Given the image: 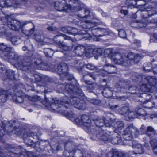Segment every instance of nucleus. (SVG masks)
Here are the masks:
<instances>
[{
  "label": "nucleus",
  "mask_w": 157,
  "mask_h": 157,
  "mask_svg": "<svg viewBox=\"0 0 157 157\" xmlns=\"http://www.w3.org/2000/svg\"><path fill=\"white\" fill-rule=\"evenodd\" d=\"M12 48L3 43H0V55L5 59H8L10 63L13 64L17 65L23 70H26L29 68L31 63L23 62L21 57L11 51Z\"/></svg>",
  "instance_id": "1"
},
{
  "label": "nucleus",
  "mask_w": 157,
  "mask_h": 157,
  "mask_svg": "<svg viewBox=\"0 0 157 157\" xmlns=\"http://www.w3.org/2000/svg\"><path fill=\"white\" fill-rule=\"evenodd\" d=\"M93 120L95 121L94 123L96 126L98 127L96 128L95 130H98V127H101L105 125V127L109 128L111 132H115L117 129V131L120 133L122 132L121 130H123L124 128V124L122 121H121L116 122L114 124V127L111 126V125L113 121V120L110 118H107L106 119H105L104 118L102 119L97 118L93 119Z\"/></svg>",
  "instance_id": "2"
},
{
  "label": "nucleus",
  "mask_w": 157,
  "mask_h": 157,
  "mask_svg": "<svg viewBox=\"0 0 157 157\" xmlns=\"http://www.w3.org/2000/svg\"><path fill=\"white\" fill-rule=\"evenodd\" d=\"M43 103L46 107H48L49 109H51L54 111L58 110L61 107L62 108L64 107L67 108L70 105L68 97L67 96L63 97L61 101L56 100L52 103L47 98H45Z\"/></svg>",
  "instance_id": "3"
},
{
  "label": "nucleus",
  "mask_w": 157,
  "mask_h": 157,
  "mask_svg": "<svg viewBox=\"0 0 157 157\" xmlns=\"http://www.w3.org/2000/svg\"><path fill=\"white\" fill-rule=\"evenodd\" d=\"M69 101L70 105L67 108L66 110H64L63 113L67 117L72 118L75 116L74 113H73L72 111L69 108H67L70 106L71 105H73L75 108H76L79 109L84 110L85 108V104L84 101L82 100H81L78 98L74 97L71 98L70 100L68 99Z\"/></svg>",
  "instance_id": "4"
},
{
  "label": "nucleus",
  "mask_w": 157,
  "mask_h": 157,
  "mask_svg": "<svg viewBox=\"0 0 157 157\" xmlns=\"http://www.w3.org/2000/svg\"><path fill=\"white\" fill-rule=\"evenodd\" d=\"M4 16L0 15V20L3 22L5 25L6 23L8 27L12 30L18 31L21 28L23 27L25 25L29 23L30 21H26L24 22H21L19 21L16 20H13L11 18H9L8 19L5 17L4 15L2 14Z\"/></svg>",
  "instance_id": "5"
},
{
  "label": "nucleus",
  "mask_w": 157,
  "mask_h": 157,
  "mask_svg": "<svg viewBox=\"0 0 157 157\" xmlns=\"http://www.w3.org/2000/svg\"><path fill=\"white\" fill-rule=\"evenodd\" d=\"M84 11L86 14L85 15L82 16L81 14L78 15V16L81 18L79 21L78 22V25L82 28L90 30L94 28L97 24L94 22L85 20L84 19L87 18L90 12V11L87 9H85Z\"/></svg>",
  "instance_id": "6"
},
{
  "label": "nucleus",
  "mask_w": 157,
  "mask_h": 157,
  "mask_svg": "<svg viewBox=\"0 0 157 157\" xmlns=\"http://www.w3.org/2000/svg\"><path fill=\"white\" fill-rule=\"evenodd\" d=\"M75 121L78 124L83 125L86 127L88 132H94V126L91 124V120L89 119L88 116L86 115H83L80 119L78 118H75Z\"/></svg>",
  "instance_id": "7"
},
{
  "label": "nucleus",
  "mask_w": 157,
  "mask_h": 157,
  "mask_svg": "<svg viewBox=\"0 0 157 157\" xmlns=\"http://www.w3.org/2000/svg\"><path fill=\"white\" fill-rule=\"evenodd\" d=\"M16 121H11L9 122L3 121L0 124V137L4 136L5 133L4 125H6V128L8 132H10L13 130V128H16L17 125Z\"/></svg>",
  "instance_id": "8"
},
{
  "label": "nucleus",
  "mask_w": 157,
  "mask_h": 157,
  "mask_svg": "<svg viewBox=\"0 0 157 157\" xmlns=\"http://www.w3.org/2000/svg\"><path fill=\"white\" fill-rule=\"evenodd\" d=\"M124 57L122 53L118 52H113L112 60L116 64L121 65L124 64L125 65H128L130 64V63L128 62L124 59Z\"/></svg>",
  "instance_id": "9"
},
{
  "label": "nucleus",
  "mask_w": 157,
  "mask_h": 157,
  "mask_svg": "<svg viewBox=\"0 0 157 157\" xmlns=\"http://www.w3.org/2000/svg\"><path fill=\"white\" fill-rule=\"evenodd\" d=\"M79 30L74 28H71V29H70L69 34L74 35H76L77 36H80L81 38L78 39V40L84 38H86V40L89 39V38L90 37V35L87 33L86 31L81 30L78 31Z\"/></svg>",
  "instance_id": "10"
},
{
  "label": "nucleus",
  "mask_w": 157,
  "mask_h": 157,
  "mask_svg": "<svg viewBox=\"0 0 157 157\" xmlns=\"http://www.w3.org/2000/svg\"><path fill=\"white\" fill-rule=\"evenodd\" d=\"M58 87V89L59 90H57V91L59 93L62 92L63 89H65L66 91L71 94L78 92L76 90V87L70 83L67 84L65 86L63 85H59Z\"/></svg>",
  "instance_id": "11"
},
{
  "label": "nucleus",
  "mask_w": 157,
  "mask_h": 157,
  "mask_svg": "<svg viewBox=\"0 0 157 157\" xmlns=\"http://www.w3.org/2000/svg\"><path fill=\"white\" fill-rule=\"evenodd\" d=\"M66 1L64 0L57 1L55 2V8L57 10L67 12L68 9H70L71 6L68 5H66Z\"/></svg>",
  "instance_id": "12"
},
{
  "label": "nucleus",
  "mask_w": 157,
  "mask_h": 157,
  "mask_svg": "<svg viewBox=\"0 0 157 157\" xmlns=\"http://www.w3.org/2000/svg\"><path fill=\"white\" fill-rule=\"evenodd\" d=\"M97 132L96 137L98 139L104 141H109V133L110 134L111 132L109 128L106 131L102 130L100 129Z\"/></svg>",
  "instance_id": "13"
},
{
  "label": "nucleus",
  "mask_w": 157,
  "mask_h": 157,
  "mask_svg": "<svg viewBox=\"0 0 157 157\" xmlns=\"http://www.w3.org/2000/svg\"><path fill=\"white\" fill-rule=\"evenodd\" d=\"M132 147L135 149L134 151H129V153L131 155L133 154H142L144 152L143 146L139 143H133Z\"/></svg>",
  "instance_id": "14"
},
{
  "label": "nucleus",
  "mask_w": 157,
  "mask_h": 157,
  "mask_svg": "<svg viewBox=\"0 0 157 157\" xmlns=\"http://www.w3.org/2000/svg\"><path fill=\"white\" fill-rule=\"evenodd\" d=\"M89 75L90 77L92 78L95 80L96 79V76L93 73H87V74H86L85 75H83L82 78V81L84 82L86 84H88L89 85L87 87L88 88H89L91 90H92L94 89L93 87V84L91 82L89 81L86 80L85 79L87 78V76Z\"/></svg>",
  "instance_id": "15"
},
{
  "label": "nucleus",
  "mask_w": 157,
  "mask_h": 157,
  "mask_svg": "<svg viewBox=\"0 0 157 157\" xmlns=\"http://www.w3.org/2000/svg\"><path fill=\"white\" fill-rule=\"evenodd\" d=\"M145 134L151 139V140L152 139H155V138H157V132L151 126H149L147 127Z\"/></svg>",
  "instance_id": "16"
},
{
  "label": "nucleus",
  "mask_w": 157,
  "mask_h": 157,
  "mask_svg": "<svg viewBox=\"0 0 157 157\" xmlns=\"http://www.w3.org/2000/svg\"><path fill=\"white\" fill-rule=\"evenodd\" d=\"M56 71L60 74H65L66 76L67 74L68 67L65 63H63L59 65Z\"/></svg>",
  "instance_id": "17"
},
{
  "label": "nucleus",
  "mask_w": 157,
  "mask_h": 157,
  "mask_svg": "<svg viewBox=\"0 0 157 157\" xmlns=\"http://www.w3.org/2000/svg\"><path fill=\"white\" fill-rule=\"evenodd\" d=\"M113 135H114L113 137L110 135H109V141L111 142L113 144H120L121 141L120 136L116 132H114Z\"/></svg>",
  "instance_id": "18"
},
{
  "label": "nucleus",
  "mask_w": 157,
  "mask_h": 157,
  "mask_svg": "<svg viewBox=\"0 0 157 157\" xmlns=\"http://www.w3.org/2000/svg\"><path fill=\"white\" fill-rule=\"evenodd\" d=\"M104 71L109 74H113L117 71V68L113 65L109 64H106L104 66Z\"/></svg>",
  "instance_id": "19"
},
{
  "label": "nucleus",
  "mask_w": 157,
  "mask_h": 157,
  "mask_svg": "<svg viewBox=\"0 0 157 157\" xmlns=\"http://www.w3.org/2000/svg\"><path fill=\"white\" fill-rule=\"evenodd\" d=\"M8 96L7 91L0 90V105H2L6 101Z\"/></svg>",
  "instance_id": "20"
},
{
  "label": "nucleus",
  "mask_w": 157,
  "mask_h": 157,
  "mask_svg": "<svg viewBox=\"0 0 157 157\" xmlns=\"http://www.w3.org/2000/svg\"><path fill=\"white\" fill-rule=\"evenodd\" d=\"M126 116L125 119L127 121H132V119L137 117L136 111H133L129 110Z\"/></svg>",
  "instance_id": "21"
},
{
  "label": "nucleus",
  "mask_w": 157,
  "mask_h": 157,
  "mask_svg": "<svg viewBox=\"0 0 157 157\" xmlns=\"http://www.w3.org/2000/svg\"><path fill=\"white\" fill-rule=\"evenodd\" d=\"M59 36L56 35L53 38L54 41L56 43H58L62 47V48L65 51H69L71 49V47L67 46V45H64L63 44V43L60 41L59 40H57L56 39L57 37H59Z\"/></svg>",
  "instance_id": "22"
},
{
  "label": "nucleus",
  "mask_w": 157,
  "mask_h": 157,
  "mask_svg": "<svg viewBox=\"0 0 157 157\" xmlns=\"http://www.w3.org/2000/svg\"><path fill=\"white\" fill-rule=\"evenodd\" d=\"M123 138L126 140H130L132 139V134L125 130L120 133Z\"/></svg>",
  "instance_id": "23"
},
{
  "label": "nucleus",
  "mask_w": 157,
  "mask_h": 157,
  "mask_svg": "<svg viewBox=\"0 0 157 157\" xmlns=\"http://www.w3.org/2000/svg\"><path fill=\"white\" fill-rule=\"evenodd\" d=\"M75 49L76 50L75 53L77 54L80 56L82 55L84 53L86 52L85 47L82 46L76 47Z\"/></svg>",
  "instance_id": "24"
},
{
  "label": "nucleus",
  "mask_w": 157,
  "mask_h": 157,
  "mask_svg": "<svg viewBox=\"0 0 157 157\" xmlns=\"http://www.w3.org/2000/svg\"><path fill=\"white\" fill-rule=\"evenodd\" d=\"M150 143L154 153L157 155V140L152 139L150 140Z\"/></svg>",
  "instance_id": "25"
},
{
  "label": "nucleus",
  "mask_w": 157,
  "mask_h": 157,
  "mask_svg": "<svg viewBox=\"0 0 157 157\" xmlns=\"http://www.w3.org/2000/svg\"><path fill=\"white\" fill-rule=\"evenodd\" d=\"M129 110L128 107L127 106H125L119 109L118 112L120 114L123 115L125 117L126 115Z\"/></svg>",
  "instance_id": "26"
},
{
  "label": "nucleus",
  "mask_w": 157,
  "mask_h": 157,
  "mask_svg": "<svg viewBox=\"0 0 157 157\" xmlns=\"http://www.w3.org/2000/svg\"><path fill=\"white\" fill-rule=\"evenodd\" d=\"M145 79L151 85H155L157 81V79L155 77H151L148 76L145 77Z\"/></svg>",
  "instance_id": "27"
},
{
  "label": "nucleus",
  "mask_w": 157,
  "mask_h": 157,
  "mask_svg": "<svg viewBox=\"0 0 157 157\" xmlns=\"http://www.w3.org/2000/svg\"><path fill=\"white\" fill-rule=\"evenodd\" d=\"M34 38L36 41L41 43V44L43 45L44 44V36L42 34H35Z\"/></svg>",
  "instance_id": "28"
},
{
  "label": "nucleus",
  "mask_w": 157,
  "mask_h": 157,
  "mask_svg": "<svg viewBox=\"0 0 157 157\" xmlns=\"http://www.w3.org/2000/svg\"><path fill=\"white\" fill-rule=\"evenodd\" d=\"M11 2H13V0H2V1L0 2V7L11 6Z\"/></svg>",
  "instance_id": "29"
},
{
  "label": "nucleus",
  "mask_w": 157,
  "mask_h": 157,
  "mask_svg": "<svg viewBox=\"0 0 157 157\" xmlns=\"http://www.w3.org/2000/svg\"><path fill=\"white\" fill-rule=\"evenodd\" d=\"M97 32L98 33L102 34L98 35V37H100L109 35V30L108 29H99V30H98Z\"/></svg>",
  "instance_id": "30"
},
{
  "label": "nucleus",
  "mask_w": 157,
  "mask_h": 157,
  "mask_svg": "<svg viewBox=\"0 0 157 157\" xmlns=\"http://www.w3.org/2000/svg\"><path fill=\"white\" fill-rule=\"evenodd\" d=\"M125 130H126V131H128L132 134L133 132H136L137 129L132 124H128L127 128Z\"/></svg>",
  "instance_id": "31"
},
{
  "label": "nucleus",
  "mask_w": 157,
  "mask_h": 157,
  "mask_svg": "<svg viewBox=\"0 0 157 157\" xmlns=\"http://www.w3.org/2000/svg\"><path fill=\"white\" fill-rule=\"evenodd\" d=\"M102 94L106 98H109L112 95V91L109 88H106L102 91Z\"/></svg>",
  "instance_id": "32"
},
{
  "label": "nucleus",
  "mask_w": 157,
  "mask_h": 157,
  "mask_svg": "<svg viewBox=\"0 0 157 157\" xmlns=\"http://www.w3.org/2000/svg\"><path fill=\"white\" fill-rule=\"evenodd\" d=\"M137 117L140 116H145L147 115L146 112L142 108H139L136 110Z\"/></svg>",
  "instance_id": "33"
},
{
  "label": "nucleus",
  "mask_w": 157,
  "mask_h": 157,
  "mask_svg": "<svg viewBox=\"0 0 157 157\" xmlns=\"http://www.w3.org/2000/svg\"><path fill=\"white\" fill-rule=\"evenodd\" d=\"M6 74L8 76V78L11 80H13L14 78V72L12 71L7 70L6 71Z\"/></svg>",
  "instance_id": "34"
},
{
  "label": "nucleus",
  "mask_w": 157,
  "mask_h": 157,
  "mask_svg": "<svg viewBox=\"0 0 157 157\" xmlns=\"http://www.w3.org/2000/svg\"><path fill=\"white\" fill-rule=\"evenodd\" d=\"M14 102L17 103H21L23 102L24 101L23 98L21 96H14L13 98Z\"/></svg>",
  "instance_id": "35"
},
{
  "label": "nucleus",
  "mask_w": 157,
  "mask_h": 157,
  "mask_svg": "<svg viewBox=\"0 0 157 157\" xmlns=\"http://www.w3.org/2000/svg\"><path fill=\"white\" fill-rule=\"evenodd\" d=\"M139 94H142V92H146L149 91V89L145 84L142 85L140 88V89H139Z\"/></svg>",
  "instance_id": "36"
},
{
  "label": "nucleus",
  "mask_w": 157,
  "mask_h": 157,
  "mask_svg": "<svg viewBox=\"0 0 157 157\" xmlns=\"http://www.w3.org/2000/svg\"><path fill=\"white\" fill-rule=\"evenodd\" d=\"M129 93L132 94H139V88L137 89L136 87L135 86H132L130 87L128 89Z\"/></svg>",
  "instance_id": "37"
},
{
  "label": "nucleus",
  "mask_w": 157,
  "mask_h": 157,
  "mask_svg": "<svg viewBox=\"0 0 157 157\" xmlns=\"http://www.w3.org/2000/svg\"><path fill=\"white\" fill-rule=\"evenodd\" d=\"M34 63L37 65H39L40 67H42V70H47L48 68V65H45L44 64L41 63V61L40 60H38V62L37 61L34 62Z\"/></svg>",
  "instance_id": "38"
},
{
  "label": "nucleus",
  "mask_w": 157,
  "mask_h": 157,
  "mask_svg": "<svg viewBox=\"0 0 157 157\" xmlns=\"http://www.w3.org/2000/svg\"><path fill=\"white\" fill-rule=\"evenodd\" d=\"M20 41V37L16 36L12 37L11 39V41L13 45L17 44L19 43Z\"/></svg>",
  "instance_id": "39"
},
{
  "label": "nucleus",
  "mask_w": 157,
  "mask_h": 157,
  "mask_svg": "<svg viewBox=\"0 0 157 157\" xmlns=\"http://www.w3.org/2000/svg\"><path fill=\"white\" fill-rule=\"evenodd\" d=\"M126 154H128L129 157H132L131 156L130 154L129 153V151L128 153H127L125 154L122 152L119 151H116L115 152V155L117 157H125Z\"/></svg>",
  "instance_id": "40"
},
{
  "label": "nucleus",
  "mask_w": 157,
  "mask_h": 157,
  "mask_svg": "<svg viewBox=\"0 0 157 157\" xmlns=\"http://www.w3.org/2000/svg\"><path fill=\"white\" fill-rule=\"evenodd\" d=\"M146 129L147 128L144 125H141L139 130H137L136 132L141 134H145Z\"/></svg>",
  "instance_id": "41"
},
{
  "label": "nucleus",
  "mask_w": 157,
  "mask_h": 157,
  "mask_svg": "<svg viewBox=\"0 0 157 157\" xmlns=\"http://www.w3.org/2000/svg\"><path fill=\"white\" fill-rule=\"evenodd\" d=\"M147 103L146 107L149 109H152L155 106V103L152 101H150L149 100H147L144 101V103Z\"/></svg>",
  "instance_id": "42"
},
{
  "label": "nucleus",
  "mask_w": 157,
  "mask_h": 157,
  "mask_svg": "<svg viewBox=\"0 0 157 157\" xmlns=\"http://www.w3.org/2000/svg\"><path fill=\"white\" fill-rule=\"evenodd\" d=\"M105 54L108 56L111 57L113 59V54L112 50L111 49H106L104 51Z\"/></svg>",
  "instance_id": "43"
},
{
  "label": "nucleus",
  "mask_w": 157,
  "mask_h": 157,
  "mask_svg": "<svg viewBox=\"0 0 157 157\" xmlns=\"http://www.w3.org/2000/svg\"><path fill=\"white\" fill-rule=\"evenodd\" d=\"M135 54L132 52H130L128 53L127 56V58L128 59V61H128V62H129L130 63L129 61H131V62L132 61L134 57H135Z\"/></svg>",
  "instance_id": "44"
},
{
  "label": "nucleus",
  "mask_w": 157,
  "mask_h": 157,
  "mask_svg": "<svg viewBox=\"0 0 157 157\" xmlns=\"http://www.w3.org/2000/svg\"><path fill=\"white\" fill-rule=\"evenodd\" d=\"M118 35L119 36L122 38H124L126 37V33L124 30L121 29L118 30Z\"/></svg>",
  "instance_id": "45"
},
{
  "label": "nucleus",
  "mask_w": 157,
  "mask_h": 157,
  "mask_svg": "<svg viewBox=\"0 0 157 157\" xmlns=\"http://www.w3.org/2000/svg\"><path fill=\"white\" fill-rule=\"evenodd\" d=\"M89 101L94 105H98L101 103V101L97 99H91L89 100Z\"/></svg>",
  "instance_id": "46"
},
{
  "label": "nucleus",
  "mask_w": 157,
  "mask_h": 157,
  "mask_svg": "<svg viewBox=\"0 0 157 157\" xmlns=\"http://www.w3.org/2000/svg\"><path fill=\"white\" fill-rule=\"evenodd\" d=\"M141 59V56L138 54H136L135 55V57L133 59L132 62L134 63H136L139 62Z\"/></svg>",
  "instance_id": "47"
},
{
  "label": "nucleus",
  "mask_w": 157,
  "mask_h": 157,
  "mask_svg": "<svg viewBox=\"0 0 157 157\" xmlns=\"http://www.w3.org/2000/svg\"><path fill=\"white\" fill-rule=\"evenodd\" d=\"M86 67L90 70H94L96 68V67L92 63H88L86 65Z\"/></svg>",
  "instance_id": "48"
},
{
  "label": "nucleus",
  "mask_w": 157,
  "mask_h": 157,
  "mask_svg": "<svg viewBox=\"0 0 157 157\" xmlns=\"http://www.w3.org/2000/svg\"><path fill=\"white\" fill-rule=\"evenodd\" d=\"M51 51L48 48H45L44 50V53L45 54L46 56L48 57H50L51 56L50 54Z\"/></svg>",
  "instance_id": "49"
},
{
  "label": "nucleus",
  "mask_w": 157,
  "mask_h": 157,
  "mask_svg": "<svg viewBox=\"0 0 157 157\" xmlns=\"http://www.w3.org/2000/svg\"><path fill=\"white\" fill-rule=\"evenodd\" d=\"M98 30H99V29L97 28L91 30L92 34L95 36L96 37H98V35H97V34H99L98 33L97 31Z\"/></svg>",
  "instance_id": "50"
},
{
  "label": "nucleus",
  "mask_w": 157,
  "mask_h": 157,
  "mask_svg": "<svg viewBox=\"0 0 157 157\" xmlns=\"http://www.w3.org/2000/svg\"><path fill=\"white\" fill-rule=\"evenodd\" d=\"M70 29H71V28L70 27H63L61 29L62 31L64 33L69 34Z\"/></svg>",
  "instance_id": "51"
},
{
  "label": "nucleus",
  "mask_w": 157,
  "mask_h": 157,
  "mask_svg": "<svg viewBox=\"0 0 157 157\" xmlns=\"http://www.w3.org/2000/svg\"><path fill=\"white\" fill-rule=\"evenodd\" d=\"M47 29L48 31L56 32L58 31V29L56 27H52V26H50L47 27Z\"/></svg>",
  "instance_id": "52"
},
{
  "label": "nucleus",
  "mask_w": 157,
  "mask_h": 157,
  "mask_svg": "<svg viewBox=\"0 0 157 157\" xmlns=\"http://www.w3.org/2000/svg\"><path fill=\"white\" fill-rule=\"evenodd\" d=\"M131 42L136 44L137 46L140 47V46L141 43L139 40L136 39H134L133 40H131Z\"/></svg>",
  "instance_id": "53"
},
{
  "label": "nucleus",
  "mask_w": 157,
  "mask_h": 157,
  "mask_svg": "<svg viewBox=\"0 0 157 157\" xmlns=\"http://www.w3.org/2000/svg\"><path fill=\"white\" fill-rule=\"evenodd\" d=\"M71 143L70 142H65V143L64 146H65V149L67 150L68 151L70 152H71L73 151V150L72 149H68V148L67 147V145H70L71 144Z\"/></svg>",
  "instance_id": "54"
},
{
  "label": "nucleus",
  "mask_w": 157,
  "mask_h": 157,
  "mask_svg": "<svg viewBox=\"0 0 157 157\" xmlns=\"http://www.w3.org/2000/svg\"><path fill=\"white\" fill-rule=\"evenodd\" d=\"M18 2L16 0H13V2H11V6L15 7V5H17L18 4Z\"/></svg>",
  "instance_id": "55"
},
{
  "label": "nucleus",
  "mask_w": 157,
  "mask_h": 157,
  "mask_svg": "<svg viewBox=\"0 0 157 157\" xmlns=\"http://www.w3.org/2000/svg\"><path fill=\"white\" fill-rule=\"evenodd\" d=\"M109 106L110 109L113 110H115L119 107L118 105H109Z\"/></svg>",
  "instance_id": "56"
},
{
  "label": "nucleus",
  "mask_w": 157,
  "mask_h": 157,
  "mask_svg": "<svg viewBox=\"0 0 157 157\" xmlns=\"http://www.w3.org/2000/svg\"><path fill=\"white\" fill-rule=\"evenodd\" d=\"M103 52V51L101 48H98L97 50V54L99 55H101Z\"/></svg>",
  "instance_id": "57"
},
{
  "label": "nucleus",
  "mask_w": 157,
  "mask_h": 157,
  "mask_svg": "<svg viewBox=\"0 0 157 157\" xmlns=\"http://www.w3.org/2000/svg\"><path fill=\"white\" fill-rule=\"evenodd\" d=\"M77 69H78V71L80 72H82V74H84V73H83L84 71L83 70H82L83 67L82 66H81L80 68L78 67H77Z\"/></svg>",
  "instance_id": "58"
},
{
  "label": "nucleus",
  "mask_w": 157,
  "mask_h": 157,
  "mask_svg": "<svg viewBox=\"0 0 157 157\" xmlns=\"http://www.w3.org/2000/svg\"><path fill=\"white\" fill-rule=\"evenodd\" d=\"M29 52L30 54H32V55L31 56H29V59H34L35 58V55H34V54H33V52L32 51H29Z\"/></svg>",
  "instance_id": "59"
},
{
  "label": "nucleus",
  "mask_w": 157,
  "mask_h": 157,
  "mask_svg": "<svg viewBox=\"0 0 157 157\" xmlns=\"http://www.w3.org/2000/svg\"><path fill=\"white\" fill-rule=\"evenodd\" d=\"M63 37L64 38L65 40H71V38L69 36H67L66 35H63Z\"/></svg>",
  "instance_id": "60"
},
{
  "label": "nucleus",
  "mask_w": 157,
  "mask_h": 157,
  "mask_svg": "<svg viewBox=\"0 0 157 157\" xmlns=\"http://www.w3.org/2000/svg\"><path fill=\"white\" fill-rule=\"evenodd\" d=\"M107 157H114V155L112 152H109L107 154Z\"/></svg>",
  "instance_id": "61"
},
{
  "label": "nucleus",
  "mask_w": 157,
  "mask_h": 157,
  "mask_svg": "<svg viewBox=\"0 0 157 157\" xmlns=\"http://www.w3.org/2000/svg\"><path fill=\"white\" fill-rule=\"evenodd\" d=\"M121 12L122 13H123L125 15H126L128 13L127 11L126 10H121Z\"/></svg>",
  "instance_id": "62"
},
{
  "label": "nucleus",
  "mask_w": 157,
  "mask_h": 157,
  "mask_svg": "<svg viewBox=\"0 0 157 157\" xmlns=\"http://www.w3.org/2000/svg\"><path fill=\"white\" fill-rule=\"evenodd\" d=\"M4 69V66L2 65H0V73H2Z\"/></svg>",
  "instance_id": "63"
},
{
  "label": "nucleus",
  "mask_w": 157,
  "mask_h": 157,
  "mask_svg": "<svg viewBox=\"0 0 157 157\" xmlns=\"http://www.w3.org/2000/svg\"><path fill=\"white\" fill-rule=\"evenodd\" d=\"M34 30V27L32 28L29 31V33L30 34H33Z\"/></svg>",
  "instance_id": "64"
}]
</instances>
